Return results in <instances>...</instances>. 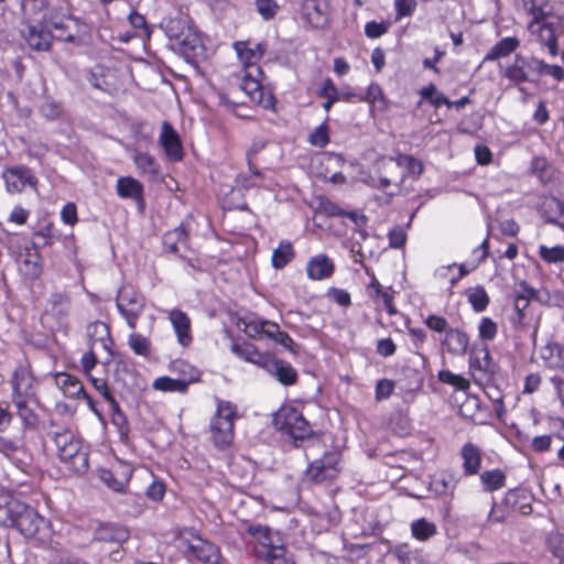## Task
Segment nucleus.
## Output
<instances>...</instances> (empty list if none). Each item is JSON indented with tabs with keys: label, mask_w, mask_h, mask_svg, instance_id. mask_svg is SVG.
Returning a JSON list of instances; mask_svg holds the SVG:
<instances>
[{
	"label": "nucleus",
	"mask_w": 564,
	"mask_h": 564,
	"mask_svg": "<svg viewBox=\"0 0 564 564\" xmlns=\"http://www.w3.org/2000/svg\"><path fill=\"white\" fill-rule=\"evenodd\" d=\"M246 532L252 538L247 543L249 553L265 564H296L294 554L288 549L279 531L265 524H250Z\"/></svg>",
	"instance_id": "f257e3e1"
},
{
	"label": "nucleus",
	"mask_w": 564,
	"mask_h": 564,
	"mask_svg": "<svg viewBox=\"0 0 564 564\" xmlns=\"http://www.w3.org/2000/svg\"><path fill=\"white\" fill-rule=\"evenodd\" d=\"M0 524L17 530L25 539L36 538L46 528L47 521L25 502L11 498L0 509Z\"/></svg>",
	"instance_id": "f03ea898"
},
{
	"label": "nucleus",
	"mask_w": 564,
	"mask_h": 564,
	"mask_svg": "<svg viewBox=\"0 0 564 564\" xmlns=\"http://www.w3.org/2000/svg\"><path fill=\"white\" fill-rule=\"evenodd\" d=\"M53 442L58 458L74 474H85L89 468V454L83 445V440L73 431L63 429L55 432Z\"/></svg>",
	"instance_id": "7ed1b4c3"
},
{
	"label": "nucleus",
	"mask_w": 564,
	"mask_h": 564,
	"mask_svg": "<svg viewBox=\"0 0 564 564\" xmlns=\"http://www.w3.org/2000/svg\"><path fill=\"white\" fill-rule=\"evenodd\" d=\"M239 417L238 406L228 400L216 398V411L210 417L208 431L217 449H227L235 440V422Z\"/></svg>",
	"instance_id": "20e7f679"
},
{
	"label": "nucleus",
	"mask_w": 564,
	"mask_h": 564,
	"mask_svg": "<svg viewBox=\"0 0 564 564\" xmlns=\"http://www.w3.org/2000/svg\"><path fill=\"white\" fill-rule=\"evenodd\" d=\"M273 424L278 431L289 435L294 442L305 441L316 435L302 411L291 404H283L275 412Z\"/></svg>",
	"instance_id": "39448f33"
},
{
	"label": "nucleus",
	"mask_w": 564,
	"mask_h": 564,
	"mask_svg": "<svg viewBox=\"0 0 564 564\" xmlns=\"http://www.w3.org/2000/svg\"><path fill=\"white\" fill-rule=\"evenodd\" d=\"M245 333L253 339H269L281 345L292 354H296V344L293 338L282 330L278 323L262 317L254 316L243 322Z\"/></svg>",
	"instance_id": "423d86ee"
},
{
	"label": "nucleus",
	"mask_w": 564,
	"mask_h": 564,
	"mask_svg": "<svg viewBox=\"0 0 564 564\" xmlns=\"http://www.w3.org/2000/svg\"><path fill=\"white\" fill-rule=\"evenodd\" d=\"M147 305L145 296L130 284L122 285L116 296V307L132 330L137 328L138 322Z\"/></svg>",
	"instance_id": "0eeeda50"
},
{
	"label": "nucleus",
	"mask_w": 564,
	"mask_h": 564,
	"mask_svg": "<svg viewBox=\"0 0 564 564\" xmlns=\"http://www.w3.org/2000/svg\"><path fill=\"white\" fill-rule=\"evenodd\" d=\"M341 460L339 451H326L319 458L307 465L305 477L316 485L335 480L341 473Z\"/></svg>",
	"instance_id": "6e6552de"
},
{
	"label": "nucleus",
	"mask_w": 564,
	"mask_h": 564,
	"mask_svg": "<svg viewBox=\"0 0 564 564\" xmlns=\"http://www.w3.org/2000/svg\"><path fill=\"white\" fill-rule=\"evenodd\" d=\"M375 166L378 173V181L375 186L389 196H393L395 192L390 191V188L393 186L399 189L405 180V172L399 162V155L381 156L376 161Z\"/></svg>",
	"instance_id": "1a4fd4ad"
},
{
	"label": "nucleus",
	"mask_w": 564,
	"mask_h": 564,
	"mask_svg": "<svg viewBox=\"0 0 564 564\" xmlns=\"http://www.w3.org/2000/svg\"><path fill=\"white\" fill-rule=\"evenodd\" d=\"M531 301H541L540 292L529 285L527 281H521L513 295L514 315L512 324L516 328H524L530 325L532 321L529 308Z\"/></svg>",
	"instance_id": "9d476101"
},
{
	"label": "nucleus",
	"mask_w": 564,
	"mask_h": 564,
	"mask_svg": "<svg viewBox=\"0 0 564 564\" xmlns=\"http://www.w3.org/2000/svg\"><path fill=\"white\" fill-rule=\"evenodd\" d=\"M469 371L477 386H488L499 376V366L494 361L488 347L469 358Z\"/></svg>",
	"instance_id": "9b49d317"
},
{
	"label": "nucleus",
	"mask_w": 564,
	"mask_h": 564,
	"mask_svg": "<svg viewBox=\"0 0 564 564\" xmlns=\"http://www.w3.org/2000/svg\"><path fill=\"white\" fill-rule=\"evenodd\" d=\"M10 384L12 388V401L33 400L36 398L37 379L29 362L15 367Z\"/></svg>",
	"instance_id": "f8f14e48"
},
{
	"label": "nucleus",
	"mask_w": 564,
	"mask_h": 564,
	"mask_svg": "<svg viewBox=\"0 0 564 564\" xmlns=\"http://www.w3.org/2000/svg\"><path fill=\"white\" fill-rule=\"evenodd\" d=\"M367 275L370 278L369 283L366 285V294L373 302V304L387 312L389 316L398 314V308L394 303L395 291L392 286H383L375 272L366 269Z\"/></svg>",
	"instance_id": "ddd939ff"
},
{
	"label": "nucleus",
	"mask_w": 564,
	"mask_h": 564,
	"mask_svg": "<svg viewBox=\"0 0 564 564\" xmlns=\"http://www.w3.org/2000/svg\"><path fill=\"white\" fill-rule=\"evenodd\" d=\"M191 539L184 540V556L189 561L209 564L215 556H219V546L207 539H203L197 532H191Z\"/></svg>",
	"instance_id": "4468645a"
},
{
	"label": "nucleus",
	"mask_w": 564,
	"mask_h": 564,
	"mask_svg": "<svg viewBox=\"0 0 564 564\" xmlns=\"http://www.w3.org/2000/svg\"><path fill=\"white\" fill-rule=\"evenodd\" d=\"M165 33L185 52H194L198 46L199 39L185 22L178 18L169 19L165 22Z\"/></svg>",
	"instance_id": "2eb2a0df"
},
{
	"label": "nucleus",
	"mask_w": 564,
	"mask_h": 564,
	"mask_svg": "<svg viewBox=\"0 0 564 564\" xmlns=\"http://www.w3.org/2000/svg\"><path fill=\"white\" fill-rule=\"evenodd\" d=\"M230 350L239 359L264 370H270L271 354L269 351H260L253 343L246 339L235 340L230 346Z\"/></svg>",
	"instance_id": "dca6fc26"
},
{
	"label": "nucleus",
	"mask_w": 564,
	"mask_h": 564,
	"mask_svg": "<svg viewBox=\"0 0 564 564\" xmlns=\"http://www.w3.org/2000/svg\"><path fill=\"white\" fill-rule=\"evenodd\" d=\"M263 145L264 143L259 147L254 145L248 151L247 163L250 173H241L236 176L235 183L239 189L249 191L251 188L264 187L265 175L253 162V156L263 148Z\"/></svg>",
	"instance_id": "f3484780"
},
{
	"label": "nucleus",
	"mask_w": 564,
	"mask_h": 564,
	"mask_svg": "<svg viewBox=\"0 0 564 564\" xmlns=\"http://www.w3.org/2000/svg\"><path fill=\"white\" fill-rule=\"evenodd\" d=\"M167 319L172 325L177 344L183 348H188L194 341L192 321L188 314L180 308H172L167 312Z\"/></svg>",
	"instance_id": "a211bd4d"
},
{
	"label": "nucleus",
	"mask_w": 564,
	"mask_h": 564,
	"mask_svg": "<svg viewBox=\"0 0 564 564\" xmlns=\"http://www.w3.org/2000/svg\"><path fill=\"white\" fill-rule=\"evenodd\" d=\"M336 270L333 258L326 253H316L312 256L305 265V273L311 281H324L330 279Z\"/></svg>",
	"instance_id": "6ab92c4d"
},
{
	"label": "nucleus",
	"mask_w": 564,
	"mask_h": 564,
	"mask_svg": "<svg viewBox=\"0 0 564 564\" xmlns=\"http://www.w3.org/2000/svg\"><path fill=\"white\" fill-rule=\"evenodd\" d=\"M458 455L462 460V470L465 477H474L481 471L484 453L477 444L466 442L462 445Z\"/></svg>",
	"instance_id": "aec40b11"
},
{
	"label": "nucleus",
	"mask_w": 564,
	"mask_h": 564,
	"mask_svg": "<svg viewBox=\"0 0 564 564\" xmlns=\"http://www.w3.org/2000/svg\"><path fill=\"white\" fill-rule=\"evenodd\" d=\"M88 347L96 349L99 345L105 351L112 356V347L115 345L111 336L110 326L101 321L89 323L86 328Z\"/></svg>",
	"instance_id": "412c9836"
},
{
	"label": "nucleus",
	"mask_w": 564,
	"mask_h": 564,
	"mask_svg": "<svg viewBox=\"0 0 564 564\" xmlns=\"http://www.w3.org/2000/svg\"><path fill=\"white\" fill-rule=\"evenodd\" d=\"M132 474L133 470L128 464L120 463L112 469L101 468L99 470V478L109 489L116 492H124Z\"/></svg>",
	"instance_id": "4be33fe9"
},
{
	"label": "nucleus",
	"mask_w": 564,
	"mask_h": 564,
	"mask_svg": "<svg viewBox=\"0 0 564 564\" xmlns=\"http://www.w3.org/2000/svg\"><path fill=\"white\" fill-rule=\"evenodd\" d=\"M257 74L252 70L247 72L240 83V88L246 93L249 99L261 107L269 109L274 104V98L270 94H265Z\"/></svg>",
	"instance_id": "5701e85b"
},
{
	"label": "nucleus",
	"mask_w": 564,
	"mask_h": 564,
	"mask_svg": "<svg viewBox=\"0 0 564 564\" xmlns=\"http://www.w3.org/2000/svg\"><path fill=\"white\" fill-rule=\"evenodd\" d=\"M130 536L129 530L120 524L106 522L99 524L93 535V541L107 544L122 545Z\"/></svg>",
	"instance_id": "b1692460"
},
{
	"label": "nucleus",
	"mask_w": 564,
	"mask_h": 564,
	"mask_svg": "<svg viewBox=\"0 0 564 564\" xmlns=\"http://www.w3.org/2000/svg\"><path fill=\"white\" fill-rule=\"evenodd\" d=\"M3 178L9 193H20L26 185H35L37 183L31 170L25 166L7 169L3 173Z\"/></svg>",
	"instance_id": "393cba45"
},
{
	"label": "nucleus",
	"mask_w": 564,
	"mask_h": 564,
	"mask_svg": "<svg viewBox=\"0 0 564 564\" xmlns=\"http://www.w3.org/2000/svg\"><path fill=\"white\" fill-rule=\"evenodd\" d=\"M117 195L123 199H132L137 203L138 207L143 210L144 200V186L143 184L132 176H121L117 180L116 184Z\"/></svg>",
	"instance_id": "a878e982"
},
{
	"label": "nucleus",
	"mask_w": 564,
	"mask_h": 564,
	"mask_svg": "<svg viewBox=\"0 0 564 564\" xmlns=\"http://www.w3.org/2000/svg\"><path fill=\"white\" fill-rule=\"evenodd\" d=\"M505 505L509 507L512 513L528 516L532 512L533 496L525 488L516 487L505 494Z\"/></svg>",
	"instance_id": "bb28decb"
},
{
	"label": "nucleus",
	"mask_w": 564,
	"mask_h": 564,
	"mask_svg": "<svg viewBox=\"0 0 564 564\" xmlns=\"http://www.w3.org/2000/svg\"><path fill=\"white\" fill-rule=\"evenodd\" d=\"M441 345L449 355L464 356L469 347V336L458 327H451L441 339Z\"/></svg>",
	"instance_id": "cd10ccee"
},
{
	"label": "nucleus",
	"mask_w": 564,
	"mask_h": 564,
	"mask_svg": "<svg viewBox=\"0 0 564 564\" xmlns=\"http://www.w3.org/2000/svg\"><path fill=\"white\" fill-rule=\"evenodd\" d=\"M167 369L176 379L186 383V390L191 384L202 380V370L183 358H176L167 365Z\"/></svg>",
	"instance_id": "c85d7f7f"
},
{
	"label": "nucleus",
	"mask_w": 564,
	"mask_h": 564,
	"mask_svg": "<svg viewBox=\"0 0 564 564\" xmlns=\"http://www.w3.org/2000/svg\"><path fill=\"white\" fill-rule=\"evenodd\" d=\"M31 50L46 52L51 48L52 34L40 25L26 24L21 31Z\"/></svg>",
	"instance_id": "c756f323"
},
{
	"label": "nucleus",
	"mask_w": 564,
	"mask_h": 564,
	"mask_svg": "<svg viewBox=\"0 0 564 564\" xmlns=\"http://www.w3.org/2000/svg\"><path fill=\"white\" fill-rule=\"evenodd\" d=\"M58 240V230L55 223L51 219H44L40 227L32 232V240L29 246L33 249H41L52 247Z\"/></svg>",
	"instance_id": "7c9ffc66"
},
{
	"label": "nucleus",
	"mask_w": 564,
	"mask_h": 564,
	"mask_svg": "<svg viewBox=\"0 0 564 564\" xmlns=\"http://www.w3.org/2000/svg\"><path fill=\"white\" fill-rule=\"evenodd\" d=\"M557 24V19L538 24H529L530 32L538 35L540 43L549 48V53L552 56H556L558 53L555 35V26Z\"/></svg>",
	"instance_id": "2f4dec72"
},
{
	"label": "nucleus",
	"mask_w": 564,
	"mask_h": 564,
	"mask_svg": "<svg viewBox=\"0 0 564 564\" xmlns=\"http://www.w3.org/2000/svg\"><path fill=\"white\" fill-rule=\"evenodd\" d=\"M303 18L314 28H324L327 22V4L323 0H304Z\"/></svg>",
	"instance_id": "473e14b6"
},
{
	"label": "nucleus",
	"mask_w": 564,
	"mask_h": 564,
	"mask_svg": "<svg viewBox=\"0 0 564 564\" xmlns=\"http://www.w3.org/2000/svg\"><path fill=\"white\" fill-rule=\"evenodd\" d=\"M22 274L31 280L35 281L40 279L43 273V257L41 251L33 249L31 246L24 248V259L21 264Z\"/></svg>",
	"instance_id": "72a5a7b5"
},
{
	"label": "nucleus",
	"mask_w": 564,
	"mask_h": 564,
	"mask_svg": "<svg viewBox=\"0 0 564 564\" xmlns=\"http://www.w3.org/2000/svg\"><path fill=\"white\" fill-rule=\"evenodd\" d=\"M267 371L283 386H293L299 380L296 369L289 361L275 358L273 355H271L270 370Z\"/></svg>",
	"instance_id": "f704fd0d"
},
{
	"label": "nucleus",
	"mask_w": 564,
	"mask_h": 564,
	"mask_svg": "<svg viewBox=\"0 0 564 564\" xmlns=\"http://www.w3.org/2000/svg\"><path fill=\"white\" fill-rule=\"evenodd\" d=\"M541 210L547 224L554 225L558 228L564 223V200L556 197H546L541 206Z\"/></svg>",
	"instance_id": "c9c22d12"
},
{
	"label": "nucleus",
	"mask_w": 564,
	"mask_h": 564,
	"mask_svg": "<svg viewBox=\"0 0 564 564\" xmlns=\"http://www.w3.org/2000/svg\"><path fill=\"white\" fill-rule=\"evenodd\" d=\"M56 384L61 388L64 395L70 399H79L85 394V388L82 381L74 375L61 372L56 375Z\"/></svg>",
	"instance_id": "e433bc0d"
},
{
	"label": "nucleus",
	"mask_w": 564,
	"mask_h": 564,
	"mask_svg": "<svg viewBox=\"0 0 564 564\" xmlns=\"http://www.w3.org/2000/svg\"><path fill=\"white\" fill-rule=\"evenodd\" d=\"M295 256L296 251L293 243L283 239L272 251L271 265L275 270H282L294 260Z\"/></svg>",
	"instance_id": "4c0bfd02"
},
{
	"label": "nucleus",
	"mask_w": 564,
	"mask_h": 564,
	"mask_svg": "<svg viewBox=\"0 0 564 564\" xmlns=\"http://www.w3.org/2000/svg\"><path fill=\"white\" fill-rule=\"evenodd\" d=\"M478 476L481 487L486 492H495L506 487L507 475L500 468L486 469L480 471Z\"/></svg>",
	"instance_id": "58836bf2"
},
{
	"label": "nucleus",
	"mask_w": 564,
	"mask_h": 564,
	"mask_svg": "<svg viewBox=\"0 0 564 564\" xmlns=\"http://www.w3.org/2000/svg\"><path fill=\"white\" fill-rule=\"evenodd\" d=\"M523 8L532 15L529 24H538L557 19L551 13L549 4L544 0H524Z\"/></svg>",
	"instance_id": "ea45409f"
},
{
	"label": "nucleus",
	"mask_w": 564,
	"mask_h": 564,
	"mask_svg": "<svg viewBox=\"0 0 564 564\" xmlns=\"http://www.w3.org/2000/svg\"><path fill=\"white\" fill-rule=\"evenodd\" d=\"M109 410L110 421L118 431L120 442L127 444L129 442L130 426L126 414L117 400L109 402Z\"/></svg>",
	"instance_id": "a19ab883"
},
{
	"label": "nucleus",
	"mask_w": 564,
	"mask_h": 564,
	"mask_svg": "<svg viewBox=\"0 0 564 564\" xmlns=\"http://www.w3.org/2000/svg\"><path fill=\"white\" fill-rule=\"evenodd\" d=\"M249 44V41H237L234 43V50L236 51L240 63L245 66L247 72L252 70L257 75H261L262 70L258 66L260 61L256 57V54Z\"/></svg>",
	"instance_id": "79ce46f5"
},
{
	"label": "nucleus",
	"mask_w": 564,
	"mask_h": 564,
	"mask_svg": "<svg viewBox=\"0 0 564 564\" xmlns=\"http://www.w3.org/2000/svg\"><path fill=\"white\" fill-rule=\"evenodd\" d=\"M188 240V231L186 225L181 223L180 226L163 235V248L169 253L176 254L178 252V245L186 243Z\"/></svg>",
	"instance_id": "37998d69"
},
{
	"label": "nucleus",
	"mask_w": 564,
	"mask_h": 564,
	"mask_svg": "<svg viewBox=\"0 0 564 564\" xmlns=\"http://www.w3.org/2000/svg\"><path fill=\"white\" fill-rule=\"evenodd\" d=\"M29 401L21 399L12 402L17 408V414L22 422L23 429L33 431L37 429L40 419L35 411L28 405Z\"/></svg>",
	"instance_id": "c03bdc74"
},
{
	"label": "nucleus",
	"mask_w": 564,
	"mask_h": 564,
	"mask_svg": "<svg viewBox=\"0 0 564 564\" xmlns=\"http://www.w3.org/2000/svg\"><path fill=\"white\" fill-rule=\"evenodd\" d=\"M503 76L514 84L529 82L530 77L525 67L524 56L516 54L513 63L505 69Z\"/></svg>",
	"instance_id": "a18cd8bd"
},
{
	"label": "nucleus",
	"mask_w": 564,
	"mask_h": 564,
	"mask_svg": "<svg viewBox=\"0 0 564 564\" xmlns=\"http://www.w3.org/2000/svg\"><path fill=\"white\" fill-rule=\"evenodd\" d=\"M519 44L520 43L517 37H503L490 48L485 57V61H496L508 56L517 50Z\"/></svg>",
	"instance_id": "49530a36"
},
{
	"label": "nucleus",
	"mask_w": 564,
	"mask_h": 564,
	"mask_svg": "<svg viewBox=\"0 0 564 564\" xmlns=\"http://www.w3.org/2000/svg\"><path fill=\"white\" fill-rule=\"evenodd\" d=\"M466 295L468 303L476 313L484 312L490 303V297L482 285L468 289Z\"/></svg>",
	"instance_id": "de8ad7c7"
},
{
	"label": "nucleus",
	"mask_w": 564,
	"mask_h": 564,
	"mask_svg": "<svg viewBox=\"0 0 564 564\" xmlns=\"http://www.w3.org/2000/svg\"><path fill=\"white\" fill-rule=\"evenodd\" d=\"M436 533L437 528L435 523L426 520L425 518L416 519L411 523V534L417 541H427Z\"/></svg>",
	"instance_id": "09e8293b"
},
{
	"label": "nucleus",
	"mask_w": 564,
	"mask_h": 564,
	"mask_svg": "<svg viewBox=\"0 0 564 564\" xmlns=\"http://www.w3.org/2000/svg\"><path fill=\"white\" fill-rule=\"evenodd\" d=\"M133 161L138 171L143 175L148 174L150 176H155L160 172V164L148 152L137 151L133 156Z\"/></svg>",
	"instance_id": "8fccbe9b"
},
{
	"label": "nucleus",
	"mask_w": 564,
	"mask_h": 564,
	"mask_svg": "<svg viewBox=\"0 0 564 564\" xmlns=\"http://www.w3.org/2000/svg\"><path fill=\"white\" fill-rule=\"evenodd\" d=\"M128 345L134 355L147 359L151 357L152 344L144 335L133 330L128 337Z\"/></svg>",
	"instance_id": "3c124183"
},
{
	"label": "nucleus",
	"mask_w": 564,
	"mask_h": 564,
	"mask_svg": "<svg viewBox=\"0 0 564 564\" xmlns=\"http://www.w3.org/2000/svg\"><path fill=\"white\" fill-rule=\"evenodd\" d=\"M152 387L154 390L161 392H177L181 394L187 393L186 383L184 381L169 376L158 377L153 381Z\"/></svg>",
	"instance_id": "603ef678"
},
{
	"label": "nucleus",
	"mask_w": 564,
	"mask_h": 564,
	"mask_svg": "<svg viewBox=\"0 0 564 564\" xmlns=\"http://www.w3.org/2000/svg\"><path fill=\"white\" fill-rule=\"evenodd\" d=\"M437 379L444 384H448L455 388L457 391H467L470 388V382L467 378L462 375L453 373L448 369H442L437 373Z\"/></svg>",
	"instance_id": "864d4df0"
},
{
	"label": "nucleus",
	"mask_w": 564,
	"mask_h": 564,
	"mask_svg": "<svg viewBox=\"0 0 564 564\" xmlns=\"http://www.w3.org/2000/svg\"><path fill=\"white\" fill-rule=\"evenodd\" d=\"M459 478L451 471H443L434 481L435 489L440 495L454 496Z\"/></svg>",
	"instance_id": "5fc2aeb1"
},
{
	"label": "nucleus",
	"mask_w": 564,
	"mask_h": 564,
	"mask_svg": "<svg viewBox=\"0 0 564 564\" xmlns=\"http://www.w3.org/2000/svg\"><path fill=\"white\" fill-rule=\"evenodd\" d=\"M538 254L547 264H558L564 262V246L556 245L547 247L545 245L539 246Z\"/></svg>",
	"instance_id": "6e6d98bb"
},
{
	"label": "nucleus",
	"mask_w": 564,
	"mask_h": 564,
	"mask_svg": "<svg viewBox=\"0 0 564 564\" xmlns=\"http://www.w3.org/2000/svg\"><path fill=\"white\" fill-rule=\"evenodd\" d=\"M398 155L402 170H404L405 172V177L410 175L413 178H419L422 175L424 171V165L421 160L408 154L399 153Z\"/></svg>",
	"instance_id": "4d7b16f0"
},
{
	"label": "nucleus",
	"mask_w": 564,
	"mask_h": 564,
	"mask_svg": "<svg viewBox=\"0 0 564 564\" xmlns=\"http://www.w3.org/2000/svg\"><path fill=\"white\" fill-rule=\"evenodd\" d=\"M484 389L486 395L494 402L495 411L499 419L506 414V408L503 403V394L497 386V380L488 386H480Z\"/></svg>",
	"instance_id": "13d9d810"
},
{
	"label": "nucleus",
	"mask_w": 564,
	"mask_h": 564,
	"mask_svg": "<svg viewBox=\"0 0 564 564\" xmlns=\"http://www.w3.org/2000/svg\"><path fill=\"white\" fill-rule=\"evenodd\" d=\"M48 305L52 312L61 316H66L70 305V297L66 293L54 292L48 299Z\"/></svg>",
	"instance_id": "bf43d9fd"
},
{
	"label": "nucleus",
	"mask_w": 564,
	"mask_h": 564,
	"mask_svg": "<svg viewBox=\"0 0 564 564\" xmlns=\"http://www.w3.org/2000/svg\"><path fill=\"white\" fill-rule=\"evenodd\" d=\"M497 335L498 324L491 317H481L478 324V338L482 341H492Z\"/></svg>",
	"instance_id": "052dcab7"
},
{
	"label": "nucleus",
	"mask_w": 564,
	"mask_h": 564,
	"mask_svg": "<svg viewBox=\"0 0 564 564\" xmlns=\"http://www.w3.org/2000/svg\"><path fill=\"white\" fill-rule=\"evenodd\" d=\"M319 96L326 99V101L323 104V108L327 112L336 101H339V90L336 88L330 78H327L323 82Z\"/></svg>",
	"instance_id": "680f3d73"
},
{
	"label": "nucleus",
	"mask_w": 564,
	"mask_h": 564,
	"mask_svg": "<svg viewBox=\"0 0 564 564\" xmlns=\"http://www.w3.org/2000/svg\"><path fill=\"white\" fill-rule=\"evenodd\" d=\"M531 171L536 175L543 183H546L552 177V166L547 160L542 156H535L531 161Z\"/></svg>",
	"instance_id": "e2e57ef3"
},
{
	"label": "nucleus",
	"mask_w": 564,
	"mask_h": 564,
	"mask_svg": "<svg viewBox=\"0 0 564 564\" xmlns=\"http://www.w3.org/2000/svg\"><path fill=\"white\" fill-rule=\"evenodd\" d=\"M512 514L511 510L505 505V497L500 503L494 502L488 514V522L500 523Z\"/></svg>",
	"instance_id": "0e129e2a"
},
{
	"label": "nucleus",
	"mask_w": 564,
	"mask_h": 564,
	"mask_svg": "<svg viewBox=\"0 0 564 564\" xmlns=\"http://www.w3.org/2000/svg\"><path fill=\"white\" fill-rule=\"evenodd\" d=\"M395 383L391 379H380L377 381L375 387V399L380 402L383 400H388L394 391Z\"/></svg>",
	"instance_id": "69168bd1"
},
{
	"label": "nucleus",
	"mask_w": 564,
	"mask_h": 564,
	"mask_svg": "<svg viewBox=\"0 0 564 564\" xmlns=\"http://www.w3.org/2000/svg\"><path fill=\"white\" fill-rule=\"evenodd\" d=\"M256 8L262 19L269 21L276 15L280 6L275 0H256Z\"/></svg>",
	"instance_id": "338daca9"
},
{
	"label": "nucleus",
	"mask_w": 564,
	"mask_h": 564,
	"mask_svg": "<svg viewBox=\"0 0 564 564\" xmlns=\"http://www.w3.org/2000/svg\"><path fill=\"white\" fill-rule=\"evenodd\" d=\"M547 546L552 555L558 558V564H564V534H552L547 540Z\"/></svg>",
	"instance_id": "774afa93"
}]
</instances>
